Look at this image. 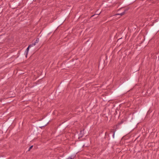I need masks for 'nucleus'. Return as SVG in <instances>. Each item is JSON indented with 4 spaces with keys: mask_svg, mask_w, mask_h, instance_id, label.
I'll list each match as a JSON object with an SVG mask.
<instances>
[{
    "mask_svg": "<svg viewBox=\"0 0 159 159\" xmlns=\"http://www.w3.org/2000/svg\"><path fill=\"white\" fill-rule=\"evenodd\" d=\"M29 48H30V47H29V46H28V47L26 49V51H27V53L28 52V51L29 50Z\"/></svg>",
    "mask_w": 159,
    "mask_h": 159,
    "instance_id": "4",
    "label": "nucleus"
},
{
    "mask_svg": "<svg viewBox=\"0 0 159 159\" xmlns=\"http://www.w3.org/2000/svg\"><path fill=\"white\" fill-rule=\"evenodd\" d=\"M35 45V43H33L29 45V47L31 48L32 47H33V46H34Z\"/></svg>",
    "mask_w": 159,
    "mask_h": 159,
    "instance_id": "2",
    "label": "nucleus"
},
{
    "mask_svg": "<svg viewBox=\"0 0 159 159\" xmlns=\"http://www.w3.org/2000/svg\"><path fill=\"white\" fill-rule=\"evenodd\" d=\"M39 41V39L38 38L36 39V40L35 41V42L34 43H35V44L36 45V43H38Z\"/></svg>",
    "mask_w": 159,
    "mask_h": 159,
    "instance_id": "3",
    "label": "nucleus"
},
{
    "mask_svg": "<svg viewBox=\"0 0 159 159\" xmlns=\"http://www.w3.org/2000/svg\"><path fill=\"white\" fill-rule=\"evenodd\" d=\"M128 10V9H126V10H125V11L121 13H120V14H116V15L122 16V15H124L125 13V11H126L127 10Z\"/></svg>",
    "mask_w": 159,
    "mask_h": 159,
    "instance_id": "1",
    "label": "nucleus"
}]
</instances>
